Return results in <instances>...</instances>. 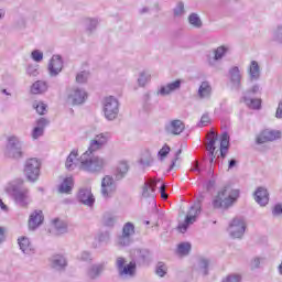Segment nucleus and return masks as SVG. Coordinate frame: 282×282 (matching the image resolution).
Instances as JSON below:
<instances>
[{
    "mask_svg": "<svg viewBox=\"0 0 282 282\" xmlns=\"http://www.w3.org/2000/svg\"><path fill=\"white\" fill-rule=\"evenodd\" d=\"M180 155H182V150H177V152L175 153V158L172 160V164L170 165V171H173V169H175V164L177 160H180Z\"/></svg>",
    "mask_w": 282,
    "mask_h": 282,
    "instance_id": "680f3d73",
    "label": "nucleus"
},
{
    "mask_svg": "<svg viewBox=\"0 0 282 282\" xmlns=\"http://www.w3.org/2000/svg\"><path fill=\"white\" fill-rule=\"evenodd\" d=\"M151 80V73L143 70L139 74L138 85L139 87H145L147 83Z\"/></svg>",
    "mask_w": 282,
    "mask_h": 282,
    "instance_id": "ea45409f",
    "label": "nucleus"
},
{
    "mask_svg": "<svg viewBox=\"0 0 282 282\" xmlns=\"http://www.w3.org/2000/svg\"><path fill=\"white\" fill-rule=\"evenodd\" d=\"M246 232V220L243 218L236 217L229 225V235L234 239H241Z\"/></svg>",
    "mask_w": 282,
    "mask_h": 282,
    "instance_id": "f8f14e48",
    "label": "nucleus"
},
{
    "mask_svg": "<svg viewBox=\"0 0 282 282\" xmlns=\"http://www.w3.org/2000/svg\"><path fill=\"white\" fill-rule=\"evenodd\" d=\"M31 58L35 62V63H41V61H43V52H41L40 50H34L31 53Z\"/></svg>",
    "mask_w": 282,
    "mask_h": 282,
    "instance_id": "8fccbe9b",
    "label": "nucleus"
},
{
    "mask_svg": "<svg viewBox=\"0 0 282 282\" xmlns=\"http://www.w3.org/2000/svg\"><path fill=\"white\" fill-rule=\"evenodd\" d=\"M63 72V57L61 55H53L48 64L50 76H58Z\"/></svg>",
    "mask_w": 282,
    "mask_h": 282,
    "instance_id": "4be33fe9",
    "label": "nucleus"
},
{
    "mask_svg": "<svg viewBox=\"0 0 282 282\" xmlns=\"http://www.w3.org/2000/svg\"><path fill=\"white\" fill-rule=\"evenodd\" d=\"M191 252V243L189 242H182L177 247V253L182 254V257H186Z\"/></svg>",
    "mask_w": 282,
    "mask_h": 282,
    "instance_id": "37998d69",
    "label": "nucleus"
},
{
    "mask_svg": "<svg viewBox=\"0 0 282 282\" xmlns=\"http://www.w3.org/2000/svg\"><path fill=\"white\" fill-rule=\"evenodd\" d=\"M189 171H191V173H197V175H199V173H202V169H199V162L194 161L192 163V166H191Z\"/></svg>",
    "mask_w": 282,
    "mask_h": 282,
    "instance_id": "bf43d9fd",
    "label": "nucleus"
},
{
    "mask_svg": "<svg viewBox=\"0 0 282 282\" xmlns=\"http://www.w3.org/2000/svg\"><path fill=\"white\" fill-rule=\"evenodd\" d=\"M43 219H44L43 210H40V209L34 210V213H32L29 218L30 230H36V228L41 226V224H43Z\"/></svg>",
    "mask_w": 282,
    "mask_h": 282,
    "instance_id": "393cba45",
    "label": "nucleus"
},
{
    "mask_svg": "<svg viewBox=\"0 0 282 282\" xmlns=\"http://www.w3.org/2000/svg\"><path fill=\"white\" fill-rule=\"evenodd\" d=\"M4 155L10 160H22V158L25 156V151H23V141H21L17 135L9 137L7 139Z\"/></svg>",
    "mask_w": 282,
    "mask_h": 282,
    "instance_id": "20e7f679",
    "label": "nucleus"
},
{
    "mask_svg": "<svg viewBox=\"0 0 282 282\" xmlns=\"http://www.w3.org/2000/svg\"><path fill=\"white\" fill-rule=\"evenodd\" d=\"M275 118H278V120H282V99L278 104V108L275 111Z\"/></svg>",
    "mask_w": 282,
    "mask_h": 282,
    "instance_id": "69168bd1",
    "label": "nucleus"
},
{
    "mask_svg": "<svg viewBox=\"0 0 282 282\" xmlns=\"http://www.w3.org/2000/svg\"><path fill=\"white\" fill-rule=\"evenodd\" d=\"M188 23L192 25V28H196V30H199V28L203 25L202 19L197 13L189 14Z\"/></svg>",
    "mask_w": 282,
    "mask_h": 282,
    "instance_id": "58836bf2",
    "label": "nucleus"
},
{
    "mask_svg": "<svg viewBox=\"0 0 282 282\" xmlns=\"http://www.w3.org/2000/svg\"><path fill=\"white\" fill-rule=\"evenodd\" d=\"M18 243L20 246V250H22L24 254H32V252H34L32 243H30V238L21 237L18 239Z\"/></svg>",
    "mask_w": 282,
    "mask_h": 282,
    "instance_id": "7c9ffc66",
    "label": "nucleus"
},
{
    "mask_svg": "<svg viewBox=\"0 0 282 282\" xmlns=\"http://www.w3.org/2000/svg\"><path fill=\"white\" fill-rule=\"evenodd\" d=\"M218 140V135L217 133H215V131H209L207 133V144H206V149L207 151H215L217 148L215 147L216 142Z\"/></svg>",
    "mask_w": 282,
    "mask_h": 282,
    "instance_id": "f704fd0d",
    "label": "nucleus"
},
{
    "mask_svg": "<svg viewBox=\"0 0 282 282\" xmlns=\"http://www.w3.org/2000/svg\"><path fill=\"white\" fill-rule=\"evenodd\" d=\"M87 100V91L83 88L73 87L67 93V102L69 105H85Z\"/></svg>",
    "mask_w": 282,
    "mask_h": 282,
    "instance_id": "9b49d317",
    "label": "nucleus"
},
{
    "mask_svg": "<svg viewBox=\"0 0 282 282\" xmlns=\"http://www.w3.org/2000/svg\"><path fill=\"white\" fill-rule=\"evenodd\" d=\"M272 213L274 217H279V215H282V205L281 204L275 205Z\"/></svg>",
    "mask_w": 282,
    "mask_h": 282,
    "instance_id": "338daca9",
    "label": "nucleus"
},
{
    "mask_svg": "<svg viewBox=\"0 0 282 282\" xmlns=\"http://www.w3.org/2000/svg\"><path fill=\"white\" fill-rule=\"evenodd\" d=\"M239 199V189L232 188L230 185L223 186L212 200L215 210H229Z\"/></svg>",
    "mask_w": 282,
    "mask_h": 282,
    "instance_id": "f257e3e1",
    "label": "nucleus"
},
{
    "mask_svg": "<svg viewBox=\"0 0 282 282\" xmlns=\"http://www.w3.org/2000/svg\"><path fill=\"white\" fill-rule=\"evenodd\" d=\"M261 88H260V86L259 85H253L252 87H251V89H249V90H247L246 93H245V96H248V97H250V96H254V94H259V90H260Z\"/></svg>",
    "mask_w": 282,
    "mask_h": 282,
    "instance_id": "6e6d98bb",
    "label": "nucleus"
},
{
    "mask_svg": "<svg viewBox=\"0 0 282 282\" xmlns=\"http://www.w3.org/2000/svg\"><path fill=\"white\" fill-rule=\"evenodd\" d=\"M200 213H202V206L199 205L192 206L187 213L185 221L178 226L180 232L182 234L186 232V230H188V226L197 221V215H199Z\"/></svg>",
    "mask_w": 282,
    "mask_h": 282,
    "instance_id": "ddd939ff",
    "label": "nucleus"
},
{
    "mask_svg": "<svg viewBox=\"0 0 282 282\" xmlns=\"http://www.w3.org/2000/svg\"><path fill=\"white\" fill-rule=\"evenodd\" d=\"M223 282H241V275L239 274L228 275L226 279L223 280Z\"/></svg>",
    "mask_w": 282,
    "mask_h": 282,
    "instance_id": "5fc2aeb1",
    "label": "nucleus"
},
{
    "mask_svg": "<svg viewBox=\"0 0 282 282\" xmlns=\"http://www.w3.org/2000/svg\"><path fill=\"white\" fill-rule=\"evenodd\" d=\"M155 186L158 183L153 180H148L142 186V197L144 199H154L155 198Z\"/></svg>",
    "mask_w": 282,
    "mask_h": 282,
    "instance_id": "b1692460",
    "label": "nucleus"
},
{
    "mask_svg": "<svg viewBox=\"0 0 282 282\" xmlns=\"http://www.w3.org/2000/svg\"><path fill=\"white\" fill-rule=\"evenodd\" d=\"M53 226H54L57 235H65V232H67V224L59 220L58 218L53 220Z\"/></svg>",
    "mask_w": 282,
    "mask_h": 282,
    "instance_id": "4c0bfd02",
    "label": "nucleus"
},
{
    "mask_svg": "<svg viewBox=\"0 0 282 282\" xmlns=\"http://www.w3.org/2000/svg\"><path fill=\"white\" fill-rule=\"evenodd\" d=\"M174 17H184L186 14V9H184V2H177L176 7L173 10Z\"/></svg>",
    "mask_w": 282,
    "mask_h": 282,
    "instance_id": "49530a36",
    "label": "nucleus"
},
{
    "mask_svg": "<svg viewBox=\"0 0 282 282\" xmlns=\"http://www.w3.org/2000/svg\"><path fill=\"white\" fill-rule=\"evenodd\" d=\"M185 129L186 126L180 119H174L165 124L167 135H180Z\"/></svg>",
    "mask_w": 282,
    "mask_h": 282,
    "instance_id": "f3484780",
    "label": "nucleus"
},
{
    "mask_svg": "<svg viewBox=\"0 0 282 282\" xmlns=\"http://www.w3.org/2000/svg\"><path fill=\"white\" fill-rule=\"evenodd\" d=\"M210 123V117H208V113H205L200 118V127H206Z\"/></svg>",
    "mask_w": 282,
    "mask_h": 282,
    "instance_id": "0e129e2a",
    "label": "nucleus"
},
{
    "mask_svg": "<svg viewBox=\"0 0 282 282\" xmlns=\"http://www.w3.org/2000/svg\"><path fill=\"white\" fill-rule=\"evenodd\" d=\"M129 173V164L124 161L120 162L115 172V180L120 182Z\"/></svg>",
    "mask_w": 282,
    "mask_h": 282,
    "instance_id": "c756f323",
    "label": "nucleus"
},
{
    "mask_svg": "<svg viewBox=\"0 0 282 282\" xmlns=\"http://www.w3.org/2000/svg\"><path fill=\"white\" fill-rule=\"evenodd\" d=\"M230 147V135L228 132H224L220 138V149H228Z\"/></svg>",
    "mask_w": 282,
    "mask_h": 282,
    "instance_id": "de8ad7c7",
    "label": "nucleus"
},
{
    "mask_svg": "<svg viewBox=\"0 0 282 282\" xmlns=\"http://www.w3.org/2000/svg\"><path fill=\"white\" fill-rule=\"evenodd\" d=\"M169 268L166 267V264L164 262H158L156 264V269H155V274H158V276H166V272H167Z\"/></svg>",
    "mask_w": 282,
    "mask_h": 282,
    "instance_id": "a18cd8bd",
    "label": "nucleus"
},
{
    "mask_svg": "<svg viewBox=\"0 0 282 282\" xmlns=\"http://www.w3.org/2000/svg\"><path fill=\"white\" fill-rule=\"evenodd\" d=\"M79 259L80 261H91V253H89L88 251H83L79 254Z\"/></svg>",
    "mask_w": 282,
    "mask_h": 282,
    "instance_id": "e2e57ef3",
    "label": "nucleus"
},
{
    "mask_svg": "<svg viewBox=\"0 0 282 282\" xmlns=\"http://www.w3.org/2000/svg\"><path fill=\"white\" fill-rule=\"evenodd\" d=\"M171 153V147L164 145L160 151H159V156L161 160H164Z\"/></svg>",
    "mask_w": 282,
    "mask_h": 282,
    "instance_id": "603ef678",
    "label": "nucleus"
},
{
    "mask_svg": "<svg viewBox=\"0 0 282 282\" xmlns=\"http://www.w3.org/2000/svg\"><path fill=\"white\" fill-rule=\"evenodd\" d=\"M47 91V83L43 80H37L31 86V93L33 94H44Z\"/></svg>",
    "mask_w": 282,
    "mask_h": 282,
    "instance_id": "c9c22d12",
    "label": "nucleus"
},
{
    "mask_svg": "<svg viewBox=\"0 0 282 282\" xmlns=\"http://www.w3.org/2000/svg\"><path fill=\"white\" fill-rule=\"evenodd\" d=\"M213 94V87L210 86V83L203 82L198 88V97L204 98H210V95Z\"/></svg>",
    "mask_w": 282,
    "mask_h": 282,
    "instance_id": "2f4dec72",
    "label": "nucleus"
},
{
    "mask_svg": "<svg viewBox=\"0 0 282 282\" xmlns=\"http://www.w3.org/2000/svg\"><path fill=\"white\" fill-rule=\"evenodd\" d=\"M79 169L86 173H102L107 166V160L89 152H84L79 158Z\"/></svg>",
    "mask_w": 282,
    "mask_h": 282,
    "instance_id": "f03ea898",
    "label": "nucleus"
},
{
    "mask_svg": "<svg viewBox=\"0 0 282 282\" xmlns=\"http://www.w3.org/2000/svg\"><path fill=\"white\" fill-rule=\"evenodd\" d=\"M263 261H265V258H261V257L253 258L250 262L251 270H257L261 268V263H263Z\"/></svg>",
    "mask_w": 282,
    "mask_h": 282,
    "instance_id": "09e8293b",
    "label": "nucleus"
},
{
    "mask_svg": "<svg viewBox=\"0 0 282 282\" xmlns=\"http://www.w3.org/2000/svg\"><path fill=\"white\" fill-rule=\"evenodd\" d=\"M33 109H35V111L40 116H44V113H47V105H45L43 101H34Z\"/></svg>",
    "mask_w": 282,
    "mask_h": 282,
    "instance_id": "79ce46f5",
    "label": "nucleus"
},
{
    "mask_svg": "<svg viewBox=\"0 0 282 282\" xmlns=\"http://www.w3.org/2000/svg\"><path fill=\"white\" fill-rule=\"evenodd\" d=\"M74 188V178L73 177H66L62 182V184L58 187V193L72 195V191Z\"/></svg>",
    "mask_w": 282,
    "mask_h": 282,
    "instance_id": "cd10ccee",
    "label": "nucleus"
},
{
    "mask_svg": "<svg viewBox=\"0 0 282 282\" xmlns=\"http://www.w3.org/2000/svg\"><path fill=\"white\" fill-rule=\"evenodd\" d=\"M77 199L84 204V206H94L96 203V198H94V194H91V188L90 187H83L79 189Z\"/></svg>",
    "mask_w": 282,
    "mask_h": 282,
    "instance_id": "6ab92c4d",
    "label": "nucleus"
},
{
    "mask_svg": "<svg viewBox=\"0 0 282 282\" xmlns=\"http://www.w3.org/2000/svg\"><path fill=\"white\" fill-rule=\"evenodd\" d=\"M243 102L249 107V109H261V99H254L245 95L242 97Z\"/></svg>",
    "mask_w": 282,
    "mask_h": 282,
    "instance_id": "72a5a7b5",
    "label": "nucleus"
},
{
    "mask_svg": "<svg viewBox=\"0 0 282 282\" xmlns=\"http://www.w3.org/2000/svg\"><path fill=\"white\" fill-rule=\"evenodd\" d=\"M228 54V47L227 46H218L214 50L213 55L207 56V63L210 67H215L221 58H224Z\"/></svg>",
    "mask_w": 282,
    "mask_h": 282,
    "instance_id": "aec40b11",
    "label": "nucleus"
},
{
    "mask_svg": "<svg viewBox=\"0 0 282 282\" xmlns=\"http://www.w3.org/2000/svg\"><path fill=\"white\" fill-rule=\"evenodd\" d=\"M272 41L282 45V23L276 24L272 30Z\"/></svg>",
    "mask_w": 282,
    "mask_h": 282,
    "instance_id": "e433bc0d",
    "label": "nucleus"
},
{
    "mask_svg": "<svg viewBox=\"0 0 282 282\" xmlns=\"http://www.w3.org/2000/svg\"><path fill=\"white\" fill-rule=\"evenodd\" d=\"M281 138V131L279 130H263L258 134L256 142L257 144H265V142H274Z\"/></svg>",
    "mask_w": 282,
    "mask_h": 282,
    "instance_id": "4468645a",
    "label": "nucleus"
},
{
    "mask_svg": "<svg viewBox=\"0 0 282 282\" xmlns=\"http://www.w3.org/2000/svg\"><path fill=\"white\" fill-rule=\"evenodd\" d=\"M45 132V130H43V128H37L35 127L32 131V138L33 140H39V138H41L43 135V133Z\"/></svg>",
    "mask_w": 282,
    "mask_h": 282,
    "instance_id": "3c124183",
    "label": "nucleus"
},
{
    "mask_svg": "<svg viewBox=\"0 0 282 282\" xmlns=\"http://www.w3.org/2000/svg\"><path fill=\"white\" fill-rule=\"evenodd\" d=\"M248 74L250 80H259L261 78V67L257 61H251L248 68Z\"/></svg>",
    "mask_w": 282,
    "mask_h": 282,
    "instance_id": "bb28decb",
    "label": "nucleus"
},
{
    "mask_svg": "<svg viewBox=\"0 0 282 282\" xmlns=\"http://www.w3.org/2000/svg\"><path fill=\"white\" fill-rule=\"evenodd\" d=\"M132 261L139 267L150 265L153 261V253L147 248H137L131 251Z\"/></svg>",
    "mask_w": 282,
    "mask_h": 282,
    "instance_id": "1a4fd4ad",
    "label": "nucleus"
},
{
    "mask_svg": "<svg viewBox=\"0 0 282 282\" xmlns=\"http://www.w3.org/2000/svg\"><path fill=\"white\" fill-rule=\"evenodd\" d=\"M50 267L55 272H65L67 269V258L63 254H53L50 259Z\"/></svg>",
    "mask_w": 282,
    "mask_h": 282,
    "instance_id": "dca6fc26",
    "label": "nucleus"
},
{
    "mask_svg": "<svg viewBox=\"0 0 282 282\" xmlns=\"http://www.w3.org/2000/svg\"><path fill=\"white\" fill-rule=\"evenodd\" d=\"M115 265L121 279H133L138 274V264L133 260L127 264V259L118 257Z\"/></svg>",
    "mask_w": 282,
    "mask_h": 282,
    "instance_id": "39448f33",
    "label": "nucleus"
},
{
    "mask_svg": "<svg viewBox=\"0 0 282 282\" xmlns=\"http://www.w3.org/2000/svg\"><path fill=\"white\" fill-rule=\"evenodd\" d=\"M133 235H135V226L132 223H126L122 232L117 237V246L127 248L133 243Z\"/></svg>",
    "mask_w": 282,
    "mask_h": 282,
    "instance_id": "6e6552de",
    "label": "nucleus"
},
{
    "mask_svg": "<svg viewBox=\"0 0 282 282\" xmlns=\"http://www.w3.org/2000/svg\"><path fill=\"white\" fill-rule=\"evenodd\" d=\"M116 221H118V218L111 214H105L102 218L104 226H107L108 228H113L116 226Z\"/></svg>",
    "mask_w": 282,
    "mask_h": 282,
    "instance_id": "a19ab883",
    "label": "nucleus"
},
{
    "mask_svg": "<svg viewBox=\"0 0 282 282\" xmlns=\"http://www.w3.org/2000/svg\"><path fill=\"white\" fill-rule=\"evenodd\" d=\"M178 89H182V79H176L175 82L161 86L156 90V96H171L173 91H178Z\"/></svg>",
    "mask_w": 282,
    "mask_h": 282,
    "instance_id": "a211bd4d",
    "label": "nucleus"
},
{
    "mask_svg": "<svg viewBox=\"0 0 282 282\" xmlns=\"http://www.w3.org/2000/svg\"><path fill=\"white\" fill-rule=\"evenodd\" d=\"M26 74H29V76L35 77L39 74V67L33 66V65H29L28 68H26Z\"/></svg>",
    "mask_w": 282,
    "mask_h": 282,
    "instance_id": "4d7b16f0",
    "label": "nucleus"
},
{
    "mask_svg": "<svg viewBox=\"0 0 282 282\" xmlns=\"http://www.w3.org/2000/svg\"><path fill=\"white\" fill-rule=\"evenodd\" d=\"M36 124L37 129H42L43 131H45V128L47 127V124H50V121L45 118H40L36 121Z\"/></svg>",
    "mask_w": 282,
    "mask_h": 282,
    "instance_id": "864d4df0",
    "label": "nucleus"
},
{
    "mask_svg": "<svg viewBox=\"0 0 282 282\" xmlns=\"http://www.w3.org/2000/svg\"><path fill=\"white\" fill-rule=\"evenodd\" d=\"M8 193L13 197L14 203L20 208H28L32 204V198L30 197V189L22 184H11L8 187Z\"/></svg>",
    "mask_w": 282,
    "mask_h": 282,
    "instance_id": "7ed1b4c3",
    "label": "nucleus"
},
{
    "mask_svg": "<svg viewBox=\"0 0 282 282\" xmlns=\"http://www.w3.org/2000/svg\"><path fill=\"white\" fill-rule=\"evenodd\" d=\"M241 70L239 69V67L234 66L229 69V80L231 83V87L232 89H235L236 91L241 90Z\"/></svg>",
    "mask_w": 282,
    "mask_h": 282,
    "instance_id": "412c9836",
    "label": "nucleus"
},
{
    "mask_svg": "<svg viewBox=\"0 0 282 282\" xmlns=\"http://www.w3.org/2000/svg\"><path fill=\"white\" fill-rule=\"evenodd\" d=\"M210 265V260L206 258H199L194 270L202 274L203 276H208V267Z\"/></svg>",
    "mask_w": 282,
    "mask_h": 282,
    "instance_id": "a878e982",
    "label": "nucleus"
},
{
    "mask_svg": "<svg viewBox=\"0 0 282 282\" xmlns=\"http://www.w3.org/2000/svg\"><path fill=\"white\" fill-rule=\"evenodd\" d=\"M116 182L113 181L112 176L106 175L102 180H101V195L102 197H111L113 195V193H116Z\"/></svg>",
    "mask_w": 282,
    "mask_h": 282,
    "instance_id": "2eb2a0df",
    "label": "nucleus"
},
{
    "mask_svg": "<svg viewBox=\"0 0 282 282\" xmlns=\"http://www.w3.org/2000/svg\"><path fill=\"white\" fill-rule=\"evenodd\" d=\"M107 142H109V132H102L94 137L90 140L88 150L86 153H97V151H102L105 147H107Z\"/></svg>",
    "mask_w": 282,
    "mask_h": 282,
    "instance_id": "9d476101",
    "label": "nucleus"
},
{
    "mask_svg": "<svg viewBox=\"0 0 282 282\" xmlns=\"http://www.w3.org/2000/svg\"><path fill=\"white\" fill-rule=\"evenodd\" d=\"M76 164H78V151L73 150L66 159L65 167L67 171H74Z\"/></svg>",
    "mask_w": 282,
    "mask_h": 282,
    "instance_id": "c85d7f7f",
    "label": "nucleus"
},
{
    "mask_svg": "<svg viewBox=\"0 0 282 282\" xmlns=\"http://www.w3.org/2000/svg\"><path fill=\"white\" fill-rule=\"evenodd\" d=\"M97 26H98V20H96V19L88 20V22H87V30H88V32H91Z\"/></svg>",
    "mask_w": 282,
    "mask_h": 282,
    "instance_id": "13d9d810",
    "label": "nucleus"
},
{
    "mask_svg": "<svg viewBox=\"0 0 282 282\" xmlns=\"http://www.w3.org/2000/svg\"><path fill=\"white\" fill-rule=\"evenodd\" d=\"M24 175L29 182H36L41 175V161L32 158L25 161Z\"/></svg>",
    "mask_w": 282,
    "mask_h": 282,
    "instance_id": "0eeeda50",
    "label": "nucleus"
},
{
    "mask_svg": "<svg viewBox=\"0 0 282 282\" xmlns=\"http://www.w3.org/2000/svg\"><path fill=\"white\" fill-rule=\"evenodd\" d=\"M140 164H142V166H151V164H153V158L151 156L142 158L140 160Z\"/></svg>",
    "mask_w": 282,
    "mask_h": 282,
    "instance_id": "052dcab7",
    "label": "nucleus"
},
{
    "mask_svg": "<svg viewBox=\"0 0 282 282\" xmlns=\"http://www.w3.org/2000/svg\"><path fill=\"white\" fill-rule=\"evenodd\" d=\"M88 79H89L88 70H82L76 75V83H78L79 85L87 83Z\"/></svg>",
    "mask_w": 282,
    "mask_h": 282,
    "instance_id": "c03bdc74",
    "label": "nucleus"
},
{
    "mask_svg": "<svg viewBox=\"0 0 282 282\" xmlns=\"http://www.w3.org/2000/svg\"><path fill=\"white\" fill-rule=\"evenodd\" d=\"M160 193L162 199H169V194H166V185L162 184L160 187Z\"/></svg>",
    "mask_w": 282,
    "mask_h": 282,
    "instance_id": "774afa93",
    "label": "nucleus"
},
{
    "mask_svg": "<svg viewBox=\"0 0 282 282\" xmlns=\"http://www.w3.org/2000/svg\"><path fill=\"white\" fill-rule=\"evenodd\" d=\"M105 272V263L95 264L88 269V276L93 280L98 279Z\"/></svg>",
    "mask_w": 282,
    "mask_h": 282,
    "instance_id": "473e14b6",
    "label": "nucleus"
},
{
    "mask_svg": "<svg viewBox=\"0 0 282 282\" xmlns=\"http://www.w3.org/2000/svg\"><path fill=\"white\" fill-rule=\"evenodd\" d=\"M253 197L259 206H268L270 202V193L265 187H258L253 194Z\"/></svg>",
    "mask_w": 282,
    "mask_h": 282,
    "instance_id": "5701e85b",
    "label": "nucleus"
},
{
    "mask_svg": "<svg viewBox=\"0 0 282 282\" xmlns=\"http://www.w3.org/2000/svg\"><path fill=\"white\" fill-rule=\"evenodd\" d=\"M102 111L107 120H116L120 113V101L113 96H108L102 101Z\"/></svg>",
    "mask_w": 282,
    "mask_h": 282,
    "instance_id": "423d86ee",
    "label": "nucleus"
}]
</instances>
